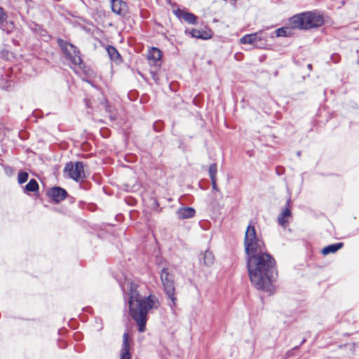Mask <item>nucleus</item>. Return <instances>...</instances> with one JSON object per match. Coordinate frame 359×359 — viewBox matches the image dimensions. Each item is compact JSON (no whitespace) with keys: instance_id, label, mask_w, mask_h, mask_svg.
<instances>
[{"instance_id":"nucleus-8","label":"nucleus","mask_w":359,"mask_h":359,"mask_svg":"<svg viewBox=\"0 0 359 359\" xmlns=\"http://www.w3.org/2000/svg\"><path fill=\"white\" fill-rule=\"evenodd\" d=\"M57 43L67 60L74 65L81 64L82 60L79 55V51L75 46L62 39H58Z\"/></svg>"},{"instance_id":"nucleus-24","label":"nucleus","mask_w":359,"mask_h":359,"mask_svg":"<svg viewBox=\"0 0 359 359\" xmlns=\"http://www.w3.org/2000/svg\"><path fill=\"white\" fill-rule=\"evenodd\" d=\"M30 29L34 32H40L41 35H43V34L41 33L42 32H43V30L42 29V28L41 27V26L38 25H36V24H33L32 25H30Z\"/></svg>"},{"instance_id":"nucleus-29","label":"nucleus","mask_w":359,"mask_h":359,"mask_svg":"<svg viewBox=\"0 0 359 359\" xmlns=\"http://www.w3.org/2000/svg\"><path fill=\"white\" fill-rule=\"evenodd\" d=\"M305 341H306L305 339H303V341H302V344L304 343V342H305Z\"/></svg>"},{"instance_id":"nucleus-9","label":"nucleus","mask_w":359,"mask_h":359,"mask_svg":"<svg viewBox=\"0 0 359 359\" xmlns=\"http://www.w3.org/2000/svg\"><path fill=\"white\" fill-rule=\"evenodd\" d=\"M48 195L55 203H59L65 199L67 193L65 189L55 187L48 190Z\"/></svg>"},{"instance_id":"nucleus-5","label":"nucleus","mask_w":359,"mask_h":359,"mask_svg":"<svg viewBox=\"0 0 359 359\" xmlns=\"http://www.w3.org/2000/svg\"><path fill=\"white\" fill-rule=\"evenodd\" d=\"M161 280L166 295L171 300L170 306L171 308H173L176 306L177 302L174 284V275L170 273L168 268L164 267L162 269L161 272Z\"/></svg>"},{"instance_id":"nucleus-16","label":"nucleus","mask_w":359,"mask_h":359,"mask_svg":"<svg viewBox=\"0 0 359 359\" xmlns=\"http://www.w3.org/2000/svg\"><path fill=\"white\" fill-rule=\"evenodd\" d=\"M291 202V199L289 198L287 201L286 207L278 217V221L279 224L283 226L285 223L287 222V219L286 218L290 217L291 212L290 210V204Z\"/></svg>"},{"instance_id":"nucleus-21","label":"nucleus","mask_w":359,"mask_h":359,"mask_svg":"<svg viewBox=\"0 0 359 359\" xmlns=\"http://www.w3.org/2000/svg\"><path fill=\"white\" fill-rule=\"evenodd\" d=\"M107 50L111 60H116L120 57L119 53L114 46H108Z\"/></svg>"},{"instance_id":"nucleus-10","label":"nucleus","mask_w":359,"mask_h":359,"mask_svg":"<svg viewBox=\"0 0 359 359\" xmlns=\"http://www.w3.org/2000/svg\"><path fill=\"white\" fill-rule=\"evenodd\" d=\"M162 57L161 51L155 47H152L148 53L147 60L151 65L159 67L161 65V59Z\"/></svg>"},{"instance_id":"nucleus-3","label":"nucleus","mask_w":359,"mask_h":359,"mask_svg":"<svg viewBox=\"0 0 359 359\" xmlns=\"http://www.w3.org/2000/svg\"><path fill=\"white\" fill-rule=\"evenodd\" d=\"M290 24L293 28L307 30L321 27L324 24V18L317 11H308L290 18Z\"/></svg>"},{"instance_id":"nucleus-23","label":"nucleus","mask_w":359,"mask_h":359,"mask_svg":"<svg viewBox=\"0 0 359 359\" xmlns=\"http://www.w3.org/2000/svg\"><path fill=\"white\" fill-rule=\"evenodd\" d=\"M29 174L25 171H20L18 175V182L20 184L27 181Z\"/></svg>"},{"instance_id":"nucleus-27","label":"nucleus","mask_w":359,"mask_h":359,"mask_svg":"<svg viewBox=\"0 0 359 359\" xmlns=\"http://www.w3.org/2000/svg\"><path fill=\"white\" fill-rule=\"evenodd\" d=\"M151 74L152 79L154 81H158L157 74L153 71H151Z\"/></svg>"},{"instance_id":"nucleus-2","label":"nucleus","mask_w":359,"mask_h":359,"mask_svg":"<svg viewBox=\"0 0 359 359\" xmlns=\"http://www.w3.org/2000/svg\"><path fill=\"white\" fill-rule=\"evenodd\" d=\"M123 290H128L129 311L132 318L138 326V331H145L147 322V315L150 310L157 309L159 306L158 299L152 294L148 297H142L140 293L141 286L134 281L127 280Z\"/></svg>"},{"instance_id":"nucleus-18","label":"nucleus","mask_w":359,"mask_h":359,"mask_svg":"<svg viewBox=\"0 0 359 359\" xmlns=\"http://www.w3.org/2000/svg\"><path fill=\"white\" fill-rule=\"evenodd\" d=\"M342 246H343V243H334V244L329 245L325 247L322 250V253L324 255H328L330 253H334L335 252H337V250L341 249L342 248Z\"/></svg>"},{"instance_id":"nucleus-6","label":"nucleus","mask_w":359,"mask_h":359,"mask_svg":"<svg viewBox=\"0 0 359 359\" xmlns=\"http://www.w3.org/2000/svg\"><path fill=\"white\" fill-rule=\"evenodd\" d=\"M85 164L81 161L69 162L64 169V175L69 178L79 182L86 178Z\"/></svg>"},{"instance_id":"nucleus-22","label":"nucleus","mask_w":359,"mask_h":359,"mask_svg":"<svg viewBox=\"0 0 359 359\" xmlns=\"http://www.w3.org/2000/svg\"><path fill=\"white\" fill-rule=\"evenodd\" d=\"M217 165L216 163H212L209 167V175L210 180L217 179Z\"/></svg>"},{"instance_id":"nucleus-13","label":"nucleus","mask_w":359,"mask_h":359,"mask_svg":"<svg viewBox=\"0 0 359 359\" xmlns=\"http://www.w3.org/2000/svg\"><path fill=\"white\" fill-rule=\"evenodd\" d=\"M120 359H131V355L130 353L129 335L127 332H125L123 336V344L121 351Z\"/></svg>"},{"instance_id":"nucleus-15","label":"nucleus","mask_w":359,"mask_h":359,"mask_svg":"<svg viewBox=\"0 0 359 359\" xmlns=\"http://www.w3.org/2000/svg\"><path fill=\"white\" fill-rule=\"evenodd\" d=\"M195 210L190 207L181 208L177 210V215L179 219H184L191 218L195 215Z\"/></svg>"},{"instance_id":"nucleus-12","label":"nucleus","mask_w":359,"mask_h":359,"mask_svg":"<svg viewBox=\"0 0 359 359\" xmlns=\"http://www.w3.org/2000/svg\"><path fill=\"white\" fill-rule=\"evenodd\" d=\"M112 11L119 15L123 16L127 11V5L122 0H110Z\"/></svg>"},{"instance_id":"nucleus-1","label":"nucleus","mask_w":359,"mask_h":359,"mask_svg":"<svg viewBox=\"0 0 359 359\" xmlns=\"http://www.w3.org/2000/svg\"><path fill=\"white\" fill-rule=\"evenodd\" d=\"M247 266L252 284L259 290L272 292V283L278 276L273 257L267 252L248 257Z\"/></svg>"},{"instance_id":"nucleus-7","label":"nucleus","mask_w":359,"mask_h":359,"mask_svg":"<svg viewBox=\"0 0 359 359\" xmlns=\"http://www.w3.org/2000/svg\"><path fill=\"white\" fill-rule=\"evenodd\" d=\"M269 35L263 31L245 34L241 39L242 44H252L257 48H265L268 45Z\"/></svg>"},{"instance_id":"nucleus-17","label":"nucleus","mask_w":359,"mask_h":359,"mask_svg":"<svg viewBox=\"0 0 359 359\" xmlns=\"http://www.w3.org/2000/svg\"><path fill=\"white\" fill-rule=\"evenodd\" d=\"M215 262V257L212 252L208 250H205L202 254V257L200 259V263L206 266H211Z\"/></svg>"},{"instance_id":"nucleus-20","label":"nucleus","mask_w":359,"mask_h":359,"mask_svg":"<svg viewBox=\"0 0 359 359\" xmlns=\"http://www.w3.org/2000/svg\"><path fill=\"white\" fill-rule=\"evenodd\" d=\"M39 189V184L36 180L32 179L24 188L25 192H34Z\"/></svg>"},{"instance_id":"nucleus-4","label":"nucleus","mask_w":359,"mask_h":359,"mask_svg":"<svg viewBox=\"0 0 359 359\" xmlns=\"http://www.w3.org/2000/svg\"><path fill=\"white\" fill-rule=\"evenodd\" d=\"M244 247L246 259L266 252L262 238L257 235L255 228L252 224H249L246 229Z\"/></svg>"},{"instance_id":"nucleus-28","label":"nucleus","mask_w":359,"mask_h":359,"mask_svg":"<svg viewBox=\"0 0 359 359\" xmlns=\"http://www.w3.org/2000/svg\"><path fill=\"white\" fill-rule=\"evenodd\" d=\"M84 102H85V104H86L87 107H88V108L91 107V106H90L91 105V102H90V101L89 100L85 99Z\"/></svg>"},{"instance_id":"nucleus-19","label":"nucleus","mask_w":359,"mask_h":359,"mask_svg":"<svg viewBox=\"0 0 359 359\" xmlns=\"http://www.w3.org/2000/svg\"><path fill=\"white\" fill-rule=\"evenodd\" d=\"M290 29L288 27H281L271 33L270 35H269V38L287 36L290 34Z\"/></svg>"},{"instance_id":"nucleus-11","label":"nucleus","mask_w":359,"mask_h":359,"mask_svg":"<svg viewBox=\"0 0 359 359\" xmlns=\"http://www.w3.org/2000/svg\"><path fill=\"white\" fill-rule=\"evenodd\" d=\"M174 14L178 18H182L187 23L191 25H196L197 24V17L189 12H186L182 9L177 8L173 11Z\"/></svg>"},{"instance_id":"nucleus-26","label":"nucleus","mask_w":359,"mask_h":359,"mask_svg":"<svg viewBox=\"0 0 359 359\" xmlns=\"http://www.w3.org/2000/svg\"><path fill=\"white\" fill-rule=\"evenodd\" d=\"M211 183H212V189L215 190L217 191H219V190L217 186V179H214V180H211Z\"/></svg>"},{"instance_id":"nucleus-25","label":"nucleus","mask_w":359,"mask_h":359,"mask_svg":"<svg viewBox=\"0 0 359 359\" xmlns=\"http://www.w3.org/2000/svg\"><path fill=\"white\" fill-rule=\"evenodd\" d=\"M7 18L6 13L4 12V10L2 7H0V23L4 22Z\"/></svg>"},{"instance_id":"nucleus-14","label":"nucleus","mask_w":359,"mask_h":359,"mask_svg":"<svg viewBox=\"0 0 359 359\" xmlns=\"http://www.w3.org/2000/svg\"><path fill=\"white\" fill-rule=\"evenodd\" d=\"M186 33L190 34L191 36L194 38L201 39H208L212 36L211 34L210 33V31H205L198 29H192L190 31L187 29Z\"/></svg>"}]
</instances>
